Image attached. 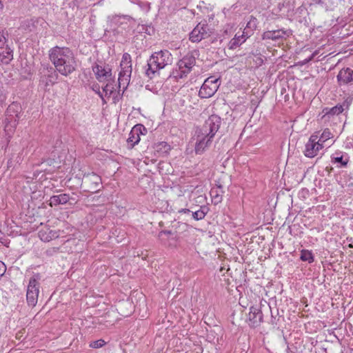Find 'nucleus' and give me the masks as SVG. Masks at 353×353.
<instances>
[{
	"instance_id": "f257e3e1",
	"label": "nucleus",
	"mask_w": 353,
	"mask_h": 353,
	"mask_svg": "<svg viewBox=\"0 0 353 353\" xmlns=\"http://www.w3.org/2000/svg\"><path fill=\"white\" fill-rule=\"evenodd\" d=\"M221 118L216 114L210 115L201 128L196 130L195 152L202 154L212 143V139L221 124Z\"/></svg>"
},
{
	"instance_id": "f03ea898",
	"label": "nucleus",
	"mask_w": 353,
	"mask_h": 353,
	"mask_svg": "<svg viewBox=\"0 0 353 353\" xmlns=\"http://www.w3.org/2000/svg\"><path fill=\"white\" fill-rule=\"evenodd\" d=\"M49 58L61 75L67 77L77 69L75 57L69 48L55 46L51 48Z\"/></svg>"
},
{
	"instance_id": "7ed1b4c3",
	"label": "nucleus",
	"mask_w": 353,
	"mask_h": 353,
	"mask_svg": "<svg viewBox=\"0 0 353 353\" xmlns=\"http://www.w3.org/2000/svg\"><path fill=\"white\" fill-rule=\"evenodd\" d=\"M173 58L168 50L154 52L150 57L145 66V74L150 79H153L156 72L172 63Z\"/></svg>"
},
{
	"instance_id": "20e7f679",
	"label": "nucleus",
	"mask_w": 353,
	"mask_h": 353,
	"mask_svg": "<svg viewBox=\"0 0 353 353\" xmlns=\"http://www.w3.org/2000/svg\"><path fill=\"white\" fill-rule=\"evenodd\" d=\"M23 113V108L19 103L12 102L8 105L5 114L4 123L6 132L9 134L14 131Z\"/></svg>"
},
{
	"instance_id": "39448f33",
	"label": "nucleus",
	"mask_w": 353,
	"mask_h": 353,
	"mask_svg": "<svg viewBox=\"0 0 353 353\" xmlns=\"http://www.w3.org/2000/svg\"><path fill=\"white\" fill-rule=\"evenodd\" d=\"M199 56V50H194L188 52L187 54L181 59L177 63L179 71L177 72L176 77L181 79L186 77L191 72Z\"/></svg>"
},
{
	"instance_id": "423d86ee",
	"label": "nucleus",
	"mask_w": 353,
	"mask_h": 353,
	"mask_svg": "<svg viewBox=\"0 0 353 353\" xmlns=\"http://www.w3.org/2000/svg\"><path fill=\"white\" fill-rule=\"evenodd\" d=\"M39 274H34L29 280L26 292V301L30 307H34L38 301L39 293L40 280Z\"/></svg>"
},
{
	"instance_id": "0eeeda50",
	"label": "nucleus",
	"mask_w": 353,
	"mask_h": 353,
	"mask_svg": "<svg viewBox=\"0 0 353 353\" xmlns=\"http://www.w3.org/2000/svg\"><path fill=\"white\" fill-rule=\"evenodd\" d=\"M211 34L210 29L206 21L199 23L189 34V39L193 43H198L208 38Z\"/></svg>"
},
{
	"instance_id": "6e6552de",
	"label": "nucleus",
	"mask_w": 353,
	"mask_h": 353,
	"mask_svg": "<svg viewBox=\"0 0 353 353\" xmlns=\"http://www.w3.org/2000/svg\"><path fill=\"white\" fill-rule=\"evenodd\" d=\"M219 79H215L214 77L207 78L200 88L199 96L202 99L212 97L219 88Z\"/></svg>"
},
{
	"instance_id": "1a4fd4ad",
	"label": "nucleus",
	"mask_w": 353,
	"mask_h": 353,
	"mask_svg": "<svg viewBox=\"0 0 353 353\" xmlns=\"http://www.w3.org/2000/svg\"><path fill=\"white\" fill-rule=\"evenodd\" d=\"M292 34V30L290 29H278L274 30L265 31L262 35L263 40H272L274 41L285 40Z\"/></svg>"
},
{
	"instance_id": "9d476101",
	"label": "nucleus",
	"mask_w": 353,
	"mask_h": 353,
	"mask_svg": "<svg viewBox=\"0 0 353 353\" xmlns=\"http://www.w3.org/2000/svg\"><path fill=\"white\" fill-rule=\"evenodd\" d=\"M147 131L146 128L143 124L135 125L130 130L127 139L128 148L131 149L138 144L141 140L140 136L146 134Z\"/></svg>"
},
{
	"instance_id": "9b49d317",
	"label": "nucleus",
	"mask_w": 353,
	"mask_h": 353,
	"mask_svg": "<svg viewBox=\"0 0 353 353\" xmlns=\"http://www.w3.org/2000/svg\"><path fill=\"white\" fill-rule=\"evenodd\" d=\"M82 184L85 185L88 189V192H95L100 188L101 184V176L94 172L83 174Z\"/></svg>"
},
{
	"instance_id": "f8f14e48",
	"label": "nucleus",
	"mask_w": 353,
	"mask_h": 353,
	"mask_svg": "<svg viewBox=\"0 0 353 353\" xmlns=\"http://www.w3.org/2000/svg\"><path fill=\"white\" fill-rule=\"evenodd\" d=\"M263 307L265 305L261 304L250 307L248 314L250 326L256 327L263 321Z\"/></svg>"
},
{
	"instance_id": "ddd939ff",
	"label": "nucleus",
	"mask_w": 353,
	"mask_h": 353,
	"mask_svg": "<svg viewBox=\"0 0 353 353\" xmlns=\"http://www.w3.org/2000/svg\"><path fill=\"white\" fill-rule=\"evenodd\" d=\"M323 144L318 141L317 135H312L305 144L304 154L308 158L316 157L320 150L323 148Z\"/></svg>"
},
{
	"instance_id": "4468645a",
	"label": "nucleus",
	"mask_w": 353,
	"mask_h": 353,
	"mask_svg": "<svg viewBox=\"0 0 353 353\" xmlns=\"http://www.w3.org/2000/svg\"><path fill=\"white\" fill-rule=\"evenodd\" d=\"M72 194V196H70L69 194L62 193L58 195H53L50 199V205L51 206H56L69 203L70 205H74L77 203V199L73 196L75 195L74 192Z\"/></svg>"
},
{
	"instance_id": "2eb2a0df",
	"label": "nucleus",
	"mask_w": 353,
	"mask_h": 353,
	"mask_svg": "<svg viewBox=\"0 0 353 353\" xmlns=\"http://www.w3.org/2000/svg\"><path fill=\"white\" fill-rule=\"evenodd\" d=\"M92 70L95 74L96 79L99 82L104 81H110L112 80V69L108 65L105 67L96 63L92 66Z\"/></svg>"
},
{
	"instance_id": "dca6fc26",
	"label": "nucleus",
	"mask_w": 353,
	"mask_h": 353,
	"mask_svg": "<svg viewBox=\"0 0 353 353\" xmlns=\"http://www.w3.org/2000/svg\"><path fill=\"white\" fill-rule=\"evenodd\" d=\"M351 104V100L345 99L342 103H338L332 108H325L322 112L324 114L323 117L326 116L330 118L332 116L339 115L342 113L345 110L349 108Z\"/></svg>"
},
{
	"instance_id": "f3484780",
	"label": "nucleus",
	"mask_w": 353,
	"mask_h": 353,
	"mask_svg": "<svg viewBox=\"0 0 353 353\" xmlns=\"http://www.w3.org/2000/svg\"><path fill=\"white\" fill-rule=\"evenodd\" d=\"M337 83L339 86L353 84V70L350 68H343L339 72L336 76Z\"/></svg>"
},
{
	"instance_id": "a211bd4d",
	"label": "nucleus",
	"mask_w": 353,
	"mask_h": 353,
	"mask_svg": "<svg viewBox=\"0 0 353 353\" xmlns=\"http://www.w3.org/2000/svg\"><path fill=\"white\" fill-rule=\"evenodd\" d=\"M332 164L336 165L337 168H346L350 161L349 155L341 151H336L330 157Z\"/></svg>"
},
{
	"instance_id": "6ab92c4d",
	"label": "nucleus",
	"mask_w": 353,
	"mask_h": 353,
	"mask_svg": "<svg viewBox=\"0 0 353 353\" xmlns=\"http://www.w3.org/2000/svg\"><path fill=\"white\" fill-rule=\"evenodd\" d=\"M131 73L132 68H130L128 66L123 68V70H121L119 72L118 78L119 88L123 87V92L127 89L129 85Z\"/></svg>"
},
{
	"instance_id": "aec40b11",
	"label": "nucleus",
	"mask_w": 353,
	"mask_h": 353,
	"mask_svg": "<svg viewBox=\"0 0 353 353\" xmlns=\"http://www.w3.org/2000/svg\"><path fill=\"white\" fill-rule=\"evenodd\" d=\"M58 78L57 71L52 67L47 68L44 74L41 76L40 82L43 83L46 87L53 85L56 83Z\"/></svg>"
},
{
	"instance_id": "412c9836",
	"label": "nucleus",
	"mask_w": 353,
	"mask_h": 353,
	"mask_svg": "<svg viewBox=\"0 0 353 353\" xmlns=\"http://www.w3.org/2000/svg\"><path fill=\"white\" fill-rule=\"evenodd\" d=\"M153 148L155 154H157L159 157H165L169 154L170 151L171 150L170 145L165 141L154 143Z\"/></svg>"
},
{
	"instance_id": "4be33fe9",
	"label": "nucleus",
	"mask_w": 353,
	"mask_h": 353,
	"mask_svg": "<svg viewBox=\"0 0 353 353\" xmlns=\"http://www.w3.org/2000/svg\"><path fill=\"white\" fill-rule=\"evenodd\" d=\"M249 33L250 32L247 31L243 32L242 34L239 36L235 34L234 37L229 42V48L230 50H234L240 46L246 41V39L250 37V35H248Z\"/></svg>"
},
{
	"instance_id": "5701e85b",
	"label": "nucleus",
	"mask_w": 353,
	"mask_h": 353,
	"mask_svg": "<svg viewBox=\"0 0 353 353\" xmlns=\"http://www.w3.org/2000/svg\"><path fill=\"white\" fill-rule=\"evenodd\" d=\"M108 19L110 20L111 26L118 28L124 23L126 24L127 21H129L131 19V17L129 15L115 14L111 17L109 16Z\"/></svg>"
},
{
	"instance_id": "b1692460",
	"label": "nucleus",
	"mask_w": 353,
	"mask_h": 353,
	"mask_svg": "<svg viewBox=\"0 0 353 353\" xmlns=\"http://www.w3.org/2000/svg\"><path fill=\"white\" fill-rule=\"evenodd\" d=\"M0 57H2V61L8 64L13 59V51L7 44L3 49H1Z\"/></svg>"
},
{
	"instance_id": "393cba45",
	"label": "nucleus",
	"mask_w": 353,
	"mask_h": 353,
	"mask_svg": "<svg viewBox=\"0 0 353 353\" xmlns=\"http://www.w3.org/2000/svg\"><path fill=\"white\" fill-rule=\"evenodd\" d=\"M300 259L301 261H307L309 263H312L314 261V257L312 251L308 250H301Z\"/></svg>"
},
{
	"instance_id": "a878e982",
	"label": "nucleus",
	"mask_w": 353,
	"mask_h": 353,
	"mask_svg": "<svg viewBox=\"0 0 353 353\" xmlns=\"http://www.w3.org/2000/svg\"><path fill=\"white\" fill-rule=\"evenodd\" d=\"M208 212V208L205 205L201 206L200 209L192 212V217L196 221L202 220Z\"/></svg>"
},
{
	"instance_id": "bb28decb",
	"label": "nucleus",
	"mask_w": 353,
	"mask_h": 353,
	"mask_svg": "<svg viewBox=\"0 0 353 353\" xmlns=\"http://www.w3.org/2000/svg\"><path fill=\"white\" fill-rule=\"evenodd\" d=\"M132 59H131V56L129 53L128 52H125L123 53V56H122V59H121V64H120V66H121V70H123V68L124 67H129L130 68H132Z\"/></svg>"
},
{
	"instance_id": "cd10ccee",
	"label": "nucleus",
	"mask_w": 353,
	"mask_h": 353,
	"mask_svg": "<svg viewBox=\"0 0 353 353\" xmlns=\"http://www.w3.org/2000/svg\"><path fill=\"white\" fill-rule=\"evenodd\" d=\"M257 27V19L256 17L253 16H250V21L248 22L245 30L246 32H248V29H250V32H253Z\"/></svg>"
},
{
	"instance_id": "c85d7f7f",
	"label": "nucleus",
	"mask_w": 353,
	"mask_h": 353,
	"mask_svg": "<svg viewBox=\"0 0 353 353\" xmlns=\"http://www.w3.org/2000/svg\"><path fill=\"white\" fill-rule=\"evenodd\" d=\"M210 195L214 201V204H218L222 201V195L220 194L218 191L215 189H212L210 191Z\"/></svg>"
},
{
	"instance_id": "c756f323",
	"label": "nucleus",
	"mask_w": 353,
	"mask_h": 353,
	"mask_svg": "<svg viewBox=\"0 0 353 353\" xmlns=\"http://www.w3.org/2000/svg\"><path fill=\"white\" fill-rule=\"evenodd\" d=\"M39 236L41 237V239L45 241H50L53 238H57L59 236L57 232L52 230H50L49 234L46 236H44V234L40 232Z\"/></svg>"
},
{
	"instance_id": "7c9ffc66",
	"label": "nucleus",
	"mask_w": 353,
	"mask_h": 353,
	"mask_svg": "<svg viewBox=\"0 0 353 353\" xmlns=\"http://www.w3.org/2000/svg\"><path fill=\"white\" fill-rule=\"evenodd\" d=\"M108 82V83L102 88H103V91L105 93V96L110 97V94L114 92V88L112 84V82H113L112 79Z\"/></svg>"
},
{
	"instance_id": "2f4dec72",
	"label": "nucleus",
	"mask_w": 353,
	"mask_h": 353,
	"mask_svg": "<svg viewBox=\"0 0 353 353\" xmlns=\"http://www.w3.org/2000/svg\"><path fill=\"white\" fill-rule=\"evenodd\" d=\"M6 35L8 36V32L4 30H0V49H3L5 46L7 45Z\"/></svg>"
},
{
	"instance_id": "473e14b6",
	"label": "nucleus",
	"mask_w": 353,
	"mask_h": 353,
	"mask_svg": "<svg viewBox=\"0 0 353 353\" xmlns=\"http://www.w3.org/2000/svg\"><path fill=\"white\" fill-rule=\"evenodd\" d=\"M105 343H106L105 341L103 339H101L90 342V347L92 348L97 349V348L102 347L103 346H104L105 345Z\"/></svg>"
},
{
	"instance_id": "72a5a7b5",
	"label": "nucleus",
	"mask_w": 353,
	"mask_h": 353,
	"mask_svg": "<svg viewBox=\"0 0 353 353\" xmlns=\"http://www.w3.org/2000/svg\"><path fill=\"white\" fill-rule=\"evenodd\" d=\"M91 88L102 99L103 103H105V101L104 99L103 93L100 91V86H99V85L97 83H94L92 85Z\"/></svg>"
},
{
	"instance_id": "f704fd0d",
	"label": "nucleus",
	"mask_w": 353,
	"mask_h": 353,
	"mask_svg": "<svg viewBox=\"0 0 353 353\" xmlns=\"http://www.w3.org/2000/svg\"><path fill=\"white\" fill-rule=\"evenodd\" d=\"M317 54H318V51L317 50L314 51L310 57H308L307 58L305 59L304 60L300 61L299 63V65H303L307 64L310 61H312Z\"/></svg>"
},
{
	"instance_id": "c9c22d12",
	"label": "nucleus",
	"mask_w": 353,
	"mask_h": 353,
	"mask_svg": "<svg viewBox=\"0 0 353 353\" xmlns=\"http://www.w3.org/2000/svg\"><path fill=\"white\" fill-rule=\"evenodd\" d=\"M345 183L347 187L353 188V172L347 175Z\"/></svg>"
},
{
	"instance_id": "e433bc0d",
	"label": "nucleus",
	"mask_w": 353,
	"mask_h": 353,
	"mask_svg": "<svg viewBox=\"0 0 353 353\" xmlns=\"http://www.w3.org/2000/svg\"><path fill=\"white\" fill-rule=\"evenodd\" d=\"M330 135H331V133L329 131V130L328 129L325 130L323 131V132L322 133L320 139H318V141H320L322 140V141L324 142L325 141H326L327 139H329L330 138Z\"/></svg>"
},
{
	"instance_id": "4c0bfd02",
	"label": "nucleus",
	"mask_w": 353,
	"mask_h": 353,
	"mask_svg": "<svg viewBox=\"0 0 353 353\" xmlns=\"http://www.w3.org/2000/svg\"><path fill=\"white\" fill-rule=\"evenodd\" d=\"M6 267L3 262L0 261V277H1L6 272Z\"/></svg>"
},
{
	"instance_id": "58836bf2",
	"label": "nucleus",
	"mask_w": 353,
	"mask_h": 353,
	"mask_svg": "<svg viewBox=\"0 0 353 353\" xmlns=\"http://www.w3.org/2000/svg\"><path fill=\"white\" fill-rule=\"evenodd\" d=\"M268 312H270L271 313V317H272V323L274 324V320L273 319H275V317L274 316L272 312V309H271V307L268 305H265V307H264Z\"/></svg>"
},
{
	"instance_id": "ea45409f",
	"label": "nucleus",
	"mask_w": 353,
	"mask_h": 353,
	"mask_svg": "<svg viewBox=\"0 0 353 353\" xmlns=\"http://www.w3.org/2000/svg\"><path fill=\"white\" fill-rule=\"evenodd\" d=\"M162 234L171 235L172 232L171 230H161L159 234V237H161Z\"/></svg>"
},
{
	"instance_id": "a19ab883",
	"label": "nucleus",
	"mask_w": 353,
	"mask_h": 353,
	"mask_svg": "<svg viewBox=\"0 0 353 353\" xmlns=\"http://www.w3.org/2000/svg\"><path fill=\"white\" fill-rule=\"evenodd\" d=\"M122 95H123V94H120V93L119 92L118 94L113 97L114 103H117V101H119V100L120 99H121Z\"/></svg>"
},
{
	"instance_id": "79ce46f5",
	"label": "nucleus",
	"mask_w": 353,
	"mask_h": 353,
	"mask_svg": "<svg viewBox=\"0 0 353 353\" xmlns=\"http://www.w3.org/2000/svg\"><path fill=\"white\" fill-rule=\"evenodd\" d=\"M312 3L313 4H318V5H323V1L322 0H311Z\"/></svg>"
},
{
	"instance_id": "37998d69",
	"label": "nucleus",
	"mask_w": 353,
	"mask_h": 353,
	"mask_svg": "<svg viewBox=\"0 0 353 353\" xmlns=\"http://www.w3.org/2000/svg\"><path fill=\"white\" fill-rule=\"evenodd\" d=\"M179 213H190V210L189 209L183 208L180 210H179Z\"/></svg>"
},
{
	"instance_id": "c03bdc74",
	"label": "nucleus",
	"mask_w": 353,
	"mask_h": 353,
	"mask_svg": "<svg viewBox=\"0 0 353 353\" xmlns=\"http://www.w3.org/2000/svg\"><path fill=\"white\" fill-rule=\"evenodd\" d=\"M3 3L1 2V1L0 0V10L1 9H3Z\"/></svg>"
},
{
	"instance_id": "a18cd8bd",
	"label": "nucleus",
	"mask_w": 353,
	"mask_h": 353,
	"mask_svg": "<svg viewBox=\"0 0 353 353\" xmlns=\"http://www.w3.org/2000/svg\"><path fill=\"white\" fill-rule=\"evenodd\" d=\"M218 188H220V189H222L223 186L221 185H219Z\"/></svg>"
},
{
	"instance_id": "49530a36",
	"label": "nucleus",
	"mask_w": 353,
	"mask_h": 353,
	"mask_svg": "<svg viewBox=\"0 0 353 353\" xmlns=\"http://www.w3.org/2000/svg\"><path fill=\"white\" fill-rule=\"evenodd\" d=\"M1 335H2V330H1V329H0V337L1 336Z\"/></svg>"
}]
</instances>
